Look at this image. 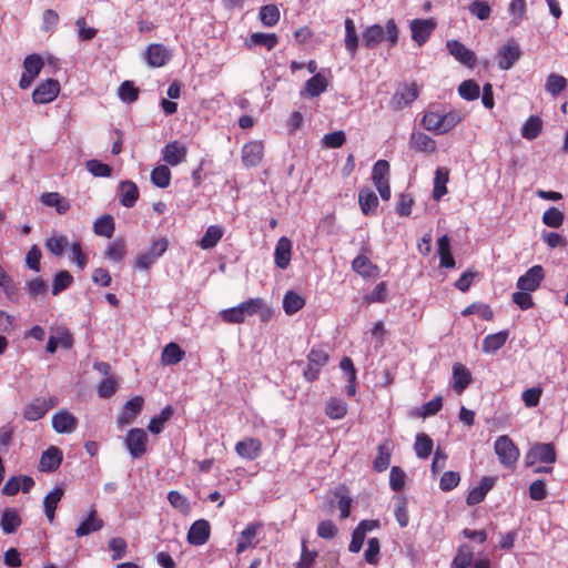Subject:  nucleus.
I'll return each instance as SVG.
<instances>
[{
    "mask_svg": "<svg viewBox=\"0 0 568 568\" xmlns=\"http://www.w3.org/2000/svg\"><path fill=\"white\" fill-rule=\"evenodd\" d=\"M362 38L364 45L369 49L377 47L385 38L390 45H395L398 41V29L395 21L390 19L387 21L385 29L379 24L367 27L363 31Z\"/></svg>",
    "mask_w": 568,
    "mask_h": 568,
    "instance_id": "obj_1",
    "label": "nucleus"
},
{
    "mask_svg": "<svg viewBox=\"0 0 568 568\" xmlns=\"http://www.w3.org/2000/svg\"><path fill=\"white\" fill-rule=\"evenodd\" d=\"M262 298H250L248 301L241 303L236 307L223 310L220 313V316L225 323L240 324L243 323L247 316H253L254 314H256L262 308Z\"/></svg>",
    "mask_w": 568,
    "mask_h": 568,
    "instance_id": "obj_2",
    "label": "nucleus"
},
{
    "mask_svg": "<svg viewBox=\"0 0 568 568\" xmlns=\"http://www.w3.org/2000/svg\"><path fill=\"white\" fill-rule=\"evenodd\" d=\"M494 448L500 464L508 468L515 466L519 457V450L507 435L499 436Z\"/></svg>",
    "mask_w": 568,
    "mask_h": 568,
    "instance_id": "obj_3",
    "label": "nucleus"
},
{
    "mask_svg": "<svg viewBox=\"0 0 568 568\" xmlns=\"http://www.w3.org/2000/svg\"><path fill=\"white\" fill-rule=\"evenodd\" d=\"M169 241L166 237H160L152 241L149 250L141 253L135 258V266L141 270H149L156 258L162 256L168 250Z\"/></svg>",
    "mask_w": 568,
    "mask_h": 568,
    "instance_id": "obj_4",
    "label": "nucleus"
},
{
    "mask_svg": "<svg viewBox=\"0 0 568 568\" xmlns=\"http://www.w3.org/2000/svg\"><path fill=\"white\" fill-rule=\"evenodd\" d=\"M556 450L551 443L534 444L525 456L526 466H532L537 462L552 464L556 462Z\"/></svg>",
    "mask_w": 568,
    "mask_h": 568,
    "instance_id": "obj_5",
    "label": "nucleus"
},
{
    "mask_svg": "<svg viewBox=\"0 0 568 568\" xmlns=\"http://www.w3.org/2000/svg\"><path fill=\"white\" fill-rule=\"evenodd\" d=\"M523 51L515 39H510L497 52L500 70H509L521 58Z\"/></svg>",
    "mask_w": 568,
    "mask_h": 568,
    "instance_id": "obj_6",
    "label": "nucleus"
},
{
    "mask_svg": "<svg viewBox=\"0 0 568 568\" xmlns=\"http://www.w3.org/2000/svg\"><path fill=\"white\" fill-rule=\"evenodd\" d=\"M148 435L142 428H132L126 437L125 445L133 458H140L146 450Z\"/></svg>",
    "mask_w": 568,
    "mask_h": 568,
    "instance_id": "obj_7",
    "label": "nucleus"
},
{
    "mask_svg": "<svg viewBox=\"0 0 568 568\" xmlns=\"http://www.w3.org/2000/svg\"><path fill=\"white\" fill-rule=\"evenodd\" d=\"M448 52L462 64L467 68H474L476 64L477 57L475 52L466 48L458 40H448L446 42Z\"/></svg>",
    "mask_w": 568,
    "mask_h": 568,
    "instance_id": "obj_8",
    "label": "nucleus"
},
{
    "mask_svg": "<svg viewBox=\"0 0 568 568\" xmlns=\"http://www.w3.org/2000/svg\"><path fill=\"white\" fill-rule=\"evenodd\" d=\"M545 277L541 265H534L517 281V287L520 291L535 292Z\"/></svg>",
    "mask_w": 568,
    "mask_h": 568,
    "instance_id": "obj_9",
    "label": "nucleus"
},
{
    "mask_svg": "<svg viewBox=\"0 0 568 568\" xmlns=\"http://www.w3.org/2000/svg\"><path fill=\"white\" fill-rule=\"evenodd\" d=\"M436 28L433 19H415L410 22L412 39L422 47Z\"/></svg>",
    "mask_w": 568,
    "mask_h": 568,
    "instance_id": "obj_10",
    "label": "nucleus"
},
{
    "mask_svg": "<svg viewBox=\"0 0 568 568\" xmlns=\"http://www.w3.org/2000/svg\"><path fill=\"white\" fill-rule=\"evenodd\" d=\"M52 427L59 434H70L78 427V419L68 410L62 409L52 416Z\"/></svg>",
    "mask_w": 568,
    "mask_h": 568,
    "instance_id": "obj_11",
    "label": "nucleus"
},
{
    "mask_svg": "<svg viewBox=\"0 0 568 568\" xmlns=\"http://www.w3.org/2000/svg\"><path fill=\"white\" fill-rule=\"evenodd\" d=\"M143 398L141 396H135L129 399L120 415L118 416L116 423L119 426H124L131 424L135 417L141 413L143 407Z\"/></svg>",
    "mask_w": 568,
    "mask_h": 568,
    "instance_id": "obj_12",
    "label": "nucleus"
},
{
    "mask_svg": "<svg viewBox=\"0 0 568 568\" xmlns=\"http://www.w3.org/2000/svg\"><path fill=\"white\" fill-rule=\"evenodd\" d=\"M211 527L207 520L194 521L187 532V541L194 546H201L209 540Z\"/></svg>",
    "mask_w": 568,
    "mask_h": 568,
    "instance_id": "obj_13",
    "label": "nucleus"
},
{
    "mask_svg": "<svg viewBox=\"0 0 568 568\" xmlns=\"http://www.w3.org/2000/svg\"><path fill=\"white\" fill-rule=\"evenodd\" d=\"M418 97L417 85L412 83L398 89L392 98V105L395 110H402Z\"/></svg>",
    "mask_w": 568,
    "mask_h": 568,
    "instance_id": "obj_14",
    "label": "nucleus"
},
{
    "mask_svg": "<svg viewBox=\"0 0 568 568\" xmlns=\"http://www.w3.org/2000/svg\"><path fill=\"white\" fill-rule=\"evenodd\" d=\"M263 154V143L261 141H252L243 146L242 161L245 166H256L261 163Z\"/></svg>",
    "mask_w": 568,
    "mask_h": 568,
    "instance_id": "obj_15",
    "label": "nucleus"
},
{
    "mask_svg": "<svg viewBox=\"0 0 568 568\" xmlns=\"http://www.w3.org/2000/svg\"><path fill=\"white\" fill-rule=\"evenodd\" d=\"M61 90L60 82L52 78L38 84V103H50L59 95Z\"/></svg>",
    "mask_w": 568,
    "mask_h": 568,
    "instance_id": "obj_16",
    "label": "nucleus"
},
{
    "mask_svg": "<svg viewBox=\"0 0 568 568\" xmlns=\"http://www.w3.org/2000/svg\"><path fill=\"white\" fill-rule=\"evenodd\" d=\"M292 242L286 236H282L275 246L274 260L277 267L285 270L291 262Z\"/></svg>",
    "mask_w": 568,
    "mask_h": 568,
    "instance_id": "obj_17",
    "label": "nucleus"
},
{
    "mask_svg": "<svg viewBox=\"0 0 568 568\" xmlns=\"http://www.w3.org/2000/svg\"><path fill=\"white\" fill-rule=\"evenodd\" d=\"M262 444L256 438H246L236 443L235 452L243 458L254 460L261 454Z\"/></svg>",
    "mask_w": 568,
    "mask_h": 568,
    "instance_id": "obj_18",
    "label": "nucleus"
},
{
    "mask_svg": "<svg viewBox=\"0 0 568 568\" xmlns=\"http://www.w3.org/2000/svg\"><path fill=\"white\" fill-rule=\"evenodd\" d=\"M61 463L62 452L58 447L51 446L41 455L40 469L42 471H53L61 465Z\"/></svg>",
    "mask_w": 568,
    "mask_h": 568,
    "instance_id": "obj_19",
    "label": "nucleus"
},
{
    "mask_svg": "<svg viewBox=\"0 0 568 568\" xmlns=\"http://www.w3.org/2000/svg\"><path fill=\"white\" fill-rule=\"evenodd\" d=\"M495 479L493 477H483L479 486L474 487L467 495L466 503L474 506L484 500L487 493L493 488Z\"/></svg>",
    "mask_w": 568,
    "mask_h": 568,
    "instance_id": "obj_20",
    "label": "nucleus"
},
{
    "mask_svg": "<svg viewBox=\"0 0 568 568\" xmlns=\"http://www.w3.org/2000/svg\"><path fill=\"white\" fill-rule=\"evenodd\" d=\"M163 160L170 165H178L185 161L186 148L179 145L176 141L169 143L163 149Z\"/></svg>",
    "mask_w": 568,
    "mask_h": 568,
    "instance_id": "obj_21",
    "label": "nucleus"
},
{
    "mask_svg": "<svg viewBox=\"0 0 568 568\" xmlns=\"http://www.w3.org/2000/svg\"><path fill=\"white\" fill-rule=\"evenodd\" d=\"M120 202L125 207L134 206L139 199V190L134 182L123 181L119 185Z\"/></svg>",
    "mask_w": 568,
    "mask_h": 568,
    "instance_id": "obj_22",
    "label": "nucleus"
},
{
    "mask_svg": "<svg viewBox=\"0 0 568 568\" xmlns=\"http://www.w3.org/2000/svg\"><path fill=\"white\" fill-rule=\"evenodd\" d=\"M145 59L151 67H162L169 59V52L162 44H150L145 51Z\"/></svg>",
    "mask_w": 568,
    "mask_h": 568,
    "instance_id": "obj_23",
    "label": "nucleus"
},
{
    "mask_svg": "<svg viewBox=\"0 0 568 568\" xmlns=\"http://www.w3.org/2000/svg\"><path fill=\"white\" fill-rule=\"evenodd\" d=\"M453 378V387L458 394H462L465 390V388L471 383L470 372L460 363L454 364Z\"/></svg>",
    "mask_w": 568,
    "mask_h": 568,
    "instance_id": "obj_24",
    "label": "nucleus"
},
{
    "mask_svg": "<svg viewBox=\"0 0 568 568\" xmlns=\"http://www.w3.org/2000/svg\"><path fill=\"white\" fill-rule=\"evenodd\" d=\"M410 145L423 153H434L437 149L436 141L423 132H414L410 136Z\"/></svg>",
    "mask_w": 568,
    "mask_h": 568,
    "instance_id": "obj_25",
    "label": "nucleus"
},
{
    "mask_svg": "<svg viewBox=\"0 0 568 568\" xmlns=\"http://www.w3.org/2000/svg\"><path fill=\"white\" fill-rule=\"evenodd\" d=\"M64 490L62 487L58 486L52 491H50L43 499V507L45 516L49 523H53L55 516V509L63 497Z\"/></svg>",
    "mask_w": 568,
    "mask_h": 568,
    "instance_id": "obj_26",
    "label": "nucleus"
},
{
    "mask_svg": "<svg viewBox=\"0 0 568 568\" xmlns=\"http://www.w3.org/2000/svg\"><path fill=\"white\" fill-rule=\"evenodd\" d=\"M103 527V520L97 516V511L92 510L88 518L83 520L75 529L77 537H83L91 532L98 531Z\"/></svg>",
    "mask_w": 568,
    "mask_h": 568,
    "instance_id": "obj_27",
    "label": "nucleus"
},
{
    "mask_svg": "<svg viewBox=\"0 0 568 568\" xmlns=\"http://www.w3.org/2000/svg\"><path fill=\"white\" fill-rule=\"evenodd\" d=\"M40 200L44 205L54 207L59 214H65L70 209L68 200L57 192L44 193Z\"/></svg>",
    "mask_w": 568,
    "mask_h": 568,
    "instance_id": "obj_28",
    "label": "nucleus"
},
{
    "mask_svg": "<svg viewBox=\"0 0 568 568\" xmlns=\"http://www.w3.org/2000/svg\"><path fill=\"white\" fill-rule=\"evenodd\" d=\"M23 69L19 87L20 89L26 90L36 79V53H31L24 59Z\"/></svg>",
    "mask_w": 568,
    "mask_h": 568,
    "instance_id": "obj_29",
    "label": "nucleus"
},
{
    "mask_svg": "<svg viewBox=\"0 0 568 568\" xmlns=\"http://www.w3.org/2000/svg\"><path fill=\"white\" fill-rule=\"evenodd\" d=\"M507 338V331L487 335L483 341V352L487 354L495 353L505 345Z\"/></svg>",
    "mask_w": 568,
    "mask_h": 568,
    "instance_id": "obj_30",
    "label": "nucleus"
},
{
    "mask_svg": "<svg viewBox=\"0 0 568 568\" xmlns=\"http://www.w3.org/2000/svg\"><path fill=\"white\" fill-rule=\"evenodd\" d=\"M21 525V518L14 509L6 508L1 515L0 526L6 534H13Z\"/></svg>",
    "mask_w": 568,
    "mask_h": 568,
    "instance_id": "obj_31",
    "label": "nucleus"
},
{
    "mask_svg": "<svg viewBox=\"0 0 568 568\" xmlns=\"http://www.w3.org/2000/svg\"><path fill=\"white\" fill-rule=\"evenodd\" d=\"M392 446L389 440H385L378 446V454L374 459V469L378 473L386 470L390 463Z\"/></svg>",
    "mask_w": 568,
    "mask_h": 568,
    "instance_id": "obj_32",
    "label": "nucleus"
},
{
    "mask_svg": "<svg viewBox=\"0 0 568 568\" xmlns=\"http://www.w3.org/2000/svg\"><path fill=\"white\" fill-rule=\"evenodd\" d=\"M358 202L364 215H369L371 213L375 212L378 205V199L376 194L369 189H363L359 191Z\"/></svg>",
    "mask_w": 568,
    "mask_h": 568,
    "instance_id": "obj_33",
    "label": "nucleus"
},
{
    "mask_svg": "<svg viewBox=\"0 0 568 568\" xmlns=\"http://www.w3.org/2000/svg\"><path fill=\"white\" fill-rule=\"evenodd\" d=\"M438 244V254L440 257V266L442 267H454L455 260L450 252V240L447 235H443L437 241Z\"/></svg>",
    "mask_w": 568,
    "mask_h": 568,
    "instance_id": "obj_34",
    "label": "nucleus"
},
{
    "mask_svg": "<svg viewBox=\"0 0 568 568\" xmlns=\"http://www.w3.org/2000/svg\"><path fill=\"white\" fill-rule=\"evenodd\" d=\"M185 353L176 343H169L162 351L161 359L164 365H174L184 358Z\"/></svg>",
    "mask_w": 568,
    "mask_h": 568,
    "instance_id": "obj_35",
    "label": "nucleus"
},
{
    "mask_svg": "<svg viewBox=\"0 0 568 568\" xmlns=\"http://www.w3.org/2000/svg\"><path fill=\"white\" fill-rule=\"evenodd\" d=\"M345 47L351 57L354 58L358 47V37L354 21L349 18H346L345 20Z\"/></svg>",
    "mask_w": 568,
    "mask_h": 568,
    "instance_id": "obj_36",
    "label": "nucleus"
},
{
    "mask_svg": "<svg viewBox=\"0 0 568 568\" xmlns=\"http://www.w3.org/2000/svg\"><path fill=\"white\" fill-rule=\"evenodd\" d=\"M305 305V300L295 293L288 291L283 298V308L287 315H293Z\"/></svg>",
    "mask_w": 568,
    "mask_h": 568,
    "instance_id": "obj_37",
    "label": "nucleus"
},
{
    "mask_svg": "<svg viewBox=\"0 0 568 568\" xmlns=\"http://www.w3.org/2000/svg\"><path fill=\"white\" fill-rule=\"evenodd\" d=\"M327 88V81L324 75L316 73L305 83V92L314 98L323 93Z\"/></svg>",
    "mask_w": 568,
    "mask_h": 568,
    "instance_id": "obj_38",
    "label": "nucleus"
},
{
    "mask_svg": "<svg viewBox=\"0 0 568 568\" xmlns=\"http://www.w3.org/2000/svg\"><path fill=\"white\" fill-rule=\"evenodd\" d=\"M353 270L362 275L363 277H371L374 274V271L377 270V266L374 265L368 257L365 255H358L352 262Z\"/></svg>",
    "mask_w": 568,
    "mask_h": 568,
    "instance_id": "obj_39",
    "label": "nucleus"
},
{
    "mask_svg": "<svg viewBox=\"0 0 568 568\" xmlns=\"http://www.w3.org/2000/svg\"><path fill=\"white\" fill-rule=\"evenodd\" d=\"M223 236V229L217 225H211L206 230L204 236L200 241V246L203 250L214 247Z\"/></svg>",
    "mask_w": 568,
    "mask_h": 568,
    "instance_id": "obj_40",
    "label": "nucleus"
},
{
    "mask_svg": "<svg viewBox=\"0 0 568 568\" xmlns=\"http://www.w3.org/2000/svg\"><path fill=\"white\" fill-rule=\"evenodd\" d=\"M262 524H251L241 534V538L237 541L236 552H243L247 547L251 546L252 539L257 535Z\"/></svg>",
    "mask_w": 568,
    "mask_h": 568,
    "instance_id": "obj_41",
    "label": "nucleus"
},
{
    "mask_svg": "<svg viewBox=\"0 0 568 568\" xmlns=\"http://www.w3.org/2000/svg\"><path fill=\"white\" fill-rule=\"evenodd\" d=\"M260 20L265 27H274L280 20V10L275 4H266L260 9Z\"/></svg>",
    "mask_w": 568,
    "mask_h": 568,
    "instance_id": "obj_42",
    "label": "nucleus"
},
{
    "mask_svg": "<svg viewBox=\"0 0 568 568\" xmlns=\"http://www.w3.org/2000/svg\"><path fill=\"white\" fill-rule=\"evenodd\" d=\"M173 413L174 410L171 406L164 407L158 416L150 420L148 429L153 434H160L164 424L172 417Z\"/></svg>",
    "mask_w": 568,
    "mask_h": 568,
    "instance_id": "obj_43",
    "label": "nucleus"
},
{
    "mask_svg": "<svg viewBox=\"0 0 568 568\" xmlns=\"http://www.w3.org/2000/svg\"><path fill=\"white\" fill-rule=\"evenodd\" d=\"M448 182V171L445 169H437L434 179L433 197L438 201L447 193L446 183Z\"/></svg>",
    "mask_w": 568,
    "mask_h": 568,
    "instance_id": "obj_44",
    "label": "nucleus"
},
{
    "mask_svg": "<svg viewBox=\"0 0 568 568\" xmlns=\"http://www.w3.org/2000/svg\"><path fill=\"white\" fill-rule=\"evenodd\" d=\"M151 181L154 185L165 189L170 185L171 171L166 165H159L151 172Z\"/></svg>",
    "mask_w": 568,
    "mask_h": 568,
    "instance_id": "obj_45",
    "label": "nucleus"
},
{
    "mask_svg": "<svg viewBox=\"0 0 568 568\" xmlns=\"http://www.w3.org/2000/svg\"><path fill=\"white\" fill-rule=\"evenodd\" d=\"M94 233L105 237H111L114 232V221L109 214L99 217L93 225Z\"/></svg>",
    "mask_w": 568,
    "mask_h": 568,
    "instance_id": "obj_46",
    "label": "nucleus"
},
{
    "mask_svg": "<svg viewBox=\"0 0 568 568\" xmlns=\"http://www.w3.org/2000/svg\"><path fill=\"white\" fill-rule=\"evenodd\" d=\"M542 122L538 116H530L521 128V135L527 140H535L541 132Z\"/></svg>",
    "mask_w": 568,
    "mask_h": 568,
    "instance_id": "obj_47",
    "label": "nucleus"
},
{
    "mask_svg": "<svg viewBox=\"0 0 568 568\" xmlns=\"http://www.w3.org/2000/svg\"><path fill=\"white\" fill-rule=\"evenodd\" d=\"M415 452L419 458L426 459L433 450V439L426 434H418L415 442Z\"/></svg>",
    "mask_w": 568,
    "mask_h": 568,
    "instance_id": "obj_48",
    "label": "nucleus"
},
{
    "mask_svg": "<svg viewBox=\"0 0 568 568\" xmlns=\"http://www.w3.org/2000/svg\"><path fill=\"white\" fill-rule=\"evenodd\" d=\"M73 283V276L68 271H60L55 274L52 283V295L57 296Z\"/></svg>",
    "mask_w": 568,
    "mask_h": 568,
    "instance_id": "obj_49",
    "label": "nucleus"
},
{
    "mask_svg": "<svg viewBox=\"0 0 568 568\" xmlns=\"http://www.w3.org/2000/svg\"><path fill=\"white\" fill-rule=\"evenodd\" d=\"M473 561V548L468 544H464L458 548L457 555L453 560L455 568H467Z\"/></svg>",
    "mask_w": 568,
    "mask_h": 568,
    "instance_id": "obj_50",
    "label": "nucleus"
},
{
    "mask_svg": "<svg viewBox=\"0 0 568 568\" xmlns=\"http://www.w3.org/2000/svg\"><path fill=\"white\" fill-rule=\"evenodd\" d=\"M565 214L559 209L551 206L542 214V223L548 227L558 229L562 225Z\"/></svg>",
    "mask_w": 568,
    "mask_h": 568,
    "instance_id": "obj_51",
    "label": "nucleus"
},
{
    "mask_svg": "<svg viewBox=\"0 0 568 568\" xmlns=\"http://www.w3.org/2000/svg\"><path fill=\"white\" fill-rule=\"evenodd\" d=\"M458 93L463 99L474 101L479 98L480 88L474 80H465L459 84Z\"/></svg>",
    "mask_w": 568,
    "mask_h": 568,
    "instance_id": "obj_52",
    "label": "nucleus"
},
{
    "mask_svg": "<svg viewBox=\"0 0 568 568\" xmlns=\"http://www.w3.org/2000/svg\"><path fill=\"white\" fill-rule=\"evenodd\" d=\"M42 69H45L47 74H54L57 71L60 70L59 59L51 54H38V75L40 74Z\"/></svg>",
    "mask_w": 568,
    "mask_h": 568,
    "instance_id": "obj_53",
    "label": "nucleus"
},
{
    "mask_svg": "<svg viewBox=\"0 0 568 568\" xmlns=\"http://www.w3.org/2000/svg\"><path fill=\"white\" fill-rule=\"evenodd\" d=\"M325 413L333 419H339L346 415L347 407L343 400L331 398L326 404Z\"/></svg>",
    "mask_w": 568,
    "mask_h": 568,
    "instance_id": "obj_54",
    "label": "nucleus"
},
{
    "mask_svg": "<svg viewBox=\"0 0 568 568\" xmlns=\"http://www.w3.org/2000/svg\"><path fill=\"white\" fill-rule=\"evenodd\" d=\"M168 500L171 504L172 507L178 509L182 515H189L191 510V506L186 497L181 495L176 490H171L168 494Z\"/></svg>",
    "mask_w": 568,
    "mask_h": 568,
    "instance_id": "obj_55",
    "label": "nucleus"
},
{
    "mask_svg": "<svg viewBox=\"0 0 568 568\" xmlns=\"http://www.w3.org/2000/svg\"><path fill=\"white\" fill-rule=\"evenodd\" d=\"M389 175V164L385 160H378L374 166L372 172V180L374 184H381L388 182Z\"/></svg>",
    "mask_w": 568,
    "mask_h": 568,
    "instance_id": "obj_56",
    "label": "nucleus"
},
{
    "mask_svg": "<svg viewBox=\"0 0 568 568\" xmlns=\"http://www.w3.org/2000/svg\"><path fill=\"white\" fill-rule=\"evenodd\" d=\"M546 91L552 95H558L567 87V80L562 75L551 73L546 81Z\"/></svg>",
    "mask_w": 568,
    "mask_h": 568,
    "instance_id": "obj_57",
    "label": "nucleus"
},
{
    "mask_svg": "<svg viewBox=\"0 0 568 568\" xmlns=\"http://www.w3.org/2000/svg\"><path fill=\"white\" fill-rule=\"evenodd\" d=\"M44 245L50 253L55 256H61L68 245V239L64 235H53L47 239Z\"/></svg>",
    "mask_w": 568,
    "mask_h": 568,
    "instance_id": "obj_58",
    "label": "nucleus"
},
{
    "mask_svg": "<svg viewBox=\"0 0 568 568\" xmlns=\"http://www.w3.org/2000/svg\"><path fill=\"white\" fill-rule=\"evenodd\" d=\"M422 125L436 134H442V115L437 112H427L422 119Z\"/></svg>",
    "mask_w": 568,
    "mask_h": 568,
    "instance_id": "obj_59",
    "label": "nucleus"
},
{
    "mask_svg": "<svg viewBox=\"0 0 568 568\" xmlns=\"http://www.w3.org/2000/svg\"><path fill=\"white\" fill-rule=\"evenodd\" d=\"M277 37L274 33H253L250 38V43L253 45H264L267 50H272L277 44Z\"/></svg>",
    "mask_w": 568,
    "mask_h": 568,
    "instance_id": "obj_60",
    "label": "nucleus"
},
{
    "mask_svg": "<svg viewBox=\"0 0 568 568\" xmlns=\"http://www.w3.org/2000/svg\"><path fill=\"white\" fill-rule=\"evenodd\" d=\"M87 170L94 176L108 178L111 175L112 169L98 160H89L85 163Z\"/></svg>",
    "mask_w": 568,
    "mask_h": 568,
    "instance_id": "obj_61",
    "label": "nucleus"
},
{
    "mask_svg": "<svg viewBox=\"0 0 568 568\" xmlns=\"http://www.w3.org/2000/svg\"><path fill=\"white\" fill-rule=\"evenodd\" d=\"M471 314H479L485 321H490L493 318V311L491 308L486 304H477L474 303L469 306H467L463 312V316H468Z\"/></svg>",
    "mask_w": 568,
    "mask_h": 568,
    "instance_id": "obj_62",
    "label": "nucleus"
},
{
    "mask_svg": "<svg viewBox=\"0 0 568 568\" xmlns=\"http://www.w3.org/2000/svg\"><path fill=\"white\" fill-rule=\"evenodd\" d=\"M468 10L471 14L476 16L479 20H486L489 18L491 9L488 2L481 0L473 1Z\"/></svg>",
    "mask_w": 568,
    "mask_h": 568,
    "instance_id": "obj_63",
    "label": "nucleus"
},
{
    "mask_svg": "<svg viewBox=\"0 0 568 568\" xmlns=\"http://www.w3.org/2000/svg\"><path fill=\"white\" fill-rule=\"evenodd\" d=\"M139 90L131 81H124L119 88V97L122 101L132 103L138 99Z\"/></svg>",
    "mask_w": 568,
    "mask_h": 568,
    "instance_id": "obj_64",
    "label": "nucleus"
}]
</instances>
